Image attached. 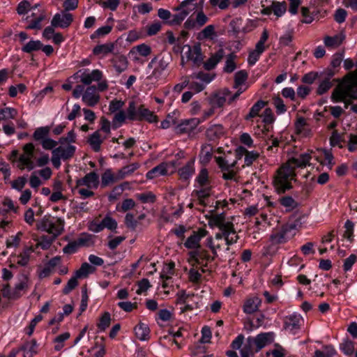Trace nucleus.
I'll use <instances>...</instances> for the list:
<instances>
[{
  "instance_id": "nucleus-10",
  "label": "nucleus",
  "mask_w": 357,
  "mask_h": 357,
  "mask_svg": "<svg viewBox=\"0 0 357 357\" xmlns=\"http://www.w3.org/2000/svg\"><path fill=\"white\" fill-rule=\"evenodd\" d=\"M135 120L146 121L149 123H156L158 121V116L147 108L142 107L135 108Z\"/></svg>"
},
{
  "instance_id": "nucleus-62",
  "label": "nucleus",
  "mask_w": 357,
  "mask_h": 357,
  "mask_svg": "<svg viewBox=\"0 0 357 357\" xmlns=\"http://www.w3.org/2000/svg\"><path fill=\"white\" fill-rule=\"evenodd\" d=\"M202 333V338L199 340L201 343H207L210 342V340L212 337V333L211 331V328L207 326H204L201 331Z\"/></svg>"
},
{
  "instance_id": "nucleus-11",
  "label": "nucleus",
  "mask_w": 357,
  "mask_h": 357,
  "mask_svg": "<svg viewBox=\"0 0 357 357\" xmlns=\"http://www.w3.org/2000/svg\"><path fill=\"white\" fill-rule=\"evenodd\" d=\"M201 123L197 118L183 120L176 127V132L180 134L187 133L195 130Z\"/></svg>"
},
{
  "instance_id": "nucleus-61",
  "label": "nucleus",
  "mask_w": 357,
  "mask_h": 357,
  "mask_svg": "<svg viewBox=\"0 0 357 357\" xmlns=\"http://www.w3.org/2000/svg\"><path fill=\"white\" fill-rule=\"evenodd\" d=\"M347 16V12L343 8H338L335 10L334 20L339 24L343 23Z\"/></svg>"
},
{
  "instance_id": "nucleus-47",
  "label": "nucleus",
  "mask_w": 357,
  "mask_h": 357,
  "mask_svg": "<svg viewBox=\"0 0 357 357\" xmlns=\"http://www.w3.org/2000/svg\"><path fill=\"white\" fill-rule=\"evenodd\" d=\"M50 132V128L46 127H41L37 128L34 133H33V138L35 140H43L44 139L47 138Z\"/></svg>"
},
{
  "instance_id": "nucleus-50",
  "label": "nucleus",
  "mask_w": 357,
  "mask_h": 357,
  "mask_svg": "<svg viewBox=\"0 0 357 357\" xmlns=\"http://www.w3.org/2000/svg\"><path fill=\"white\" fill-rule=\"evenodd\" d=\"M259 157V153L257 151H248L244 158L245 165L247 167L251 166Z\"/></svg>"
},
{
  "instance_id": "nucleus-48",
  "label": "nucleus",
  "mask_w": 357,
  "mask_h": 357,
  "mask_svg": "<svg viewBox=\"0 0 357 357\" xmlns=\"http://www.w3.org/2000/svg\"><path fill=\"white\" fill-rule=\"evenodd\" d=\"M220 231V232L217 233L215 236L217 240H221L223 238L225 239L226 236H228V234H235L236 233L234 224L228 225V226L225 228V230Z\"/></svg>"
},
{
  "instance_id": "nucleus-42",
  "label": "nucleus",
  "mask_w": 357,
  "mask_h": 357,
  "mask_svg": "<svg viewBox=\"0 0 357 357\" xmlns=\"http://www.w3.org/2000/svg\"><path fill=\"white\" fill-rule=\"evenodd\" d=\"M114 49V45L112 43H106L100 45H97L93 49V54H106L109 52H112Z\"/></svg>"
},
{
  "instance_id": "nucleus-38",
  "label": "nucleus",
  "mask_w": 357,
  "mask_h": 357,
  "mask_svg": "<svg viewBox=\"0 0 357 357\" xmlns=\"http://www.w3.org/2000/svg\"><path fill=\"white\" fill-rule=\"evenodd\" d=\"M307 123L305 119L303 117H299L296 123H295V128L297 134H303L305 137L308 135L310 130L309 129H305Z\"/></svg>"
},
{
  "instance_id": "nucleus-53",
  "label": "nucleus",
  "mask_w": 357,
  "mask_h": 357,
  "mask_svg": "<svg viewBox=\"0 0 357 357\" xmlns=\"http://www.w3.org/2000/svg\"><path fill=\"white\" fill-rule=\"evenodd\" d=\"M301 15L304 17V20L302 21L305 24H310L314 20V13H311L309 8L307 7H302L301 8Z\"/></svg>"
},
{
  "instance_id": "nucleus-51",
  "label": "nucleus",
  "mask_w": 357,
  "mask_h": 357,
  "mask_svg": "<svg viewBox=\"0 0 357 357\" xmlns=\"http://www.w3.org/2000/svg\"><path fill=\"white\" fill-rule=\"evenodd\" d=\"M273 104L276 108V113L280 115L286 112L287 107L284 103L283 100L279 97L277 96L273 98Z\"/></svg>"
},
{
  "instance_id": "nucleus-49",
  "label": "nucleus",
  "mask_w": 357,
  "mask_h": 357,
  "mask_svg": "<svg viewBox=\"0 0 357 357\" xmlns=\"http://www.w3.org/2000/svg\"><path fill=\"white\" fill-rule=\"evenodd\" d=\"M138 289L135 291L137 294L141 295L144 294L151 287L149 280L147 278H143L136 284Z\"/></svg>"
},
{
  "instance_id": "nucleus-16",
  "label": "nucleus",
  "mask_w": 357,
  "mask_h": 357,
  "mask_svg": "<svg viewBox=\"0 0 357 357\" xmlns=\"http://www.w3.org/2000/svg\"><path fill=\"white\" fill-rule=\"evenodd\" d=\"M150 328L148 324L139 322L135 326V338L141 341H146L150 338Z\"/></svg>"
},
{
  "instance_id": "nucleus-2",
  "label": "nucleus",
  "mask_w": 357,
  "mask_h": 357,
  "mask_svg": "<svg viewBox=\"0 0 357 357\" xmlns=\"http://www.w3.org/2000/svg\"><path fill=\"white\" fill-rule=\"evenodd\" d=\"M296 225L294 224H286L281 227L274 229L269 237L271 245H279L287 243L294 235Z\"/></svg>"
},
{
  "instance_id": "nucleus-5",
  "label": "nucleus",
  "mask_w": 357,
  "mask_h": 357,
  "mask_svg": "<svg viewBox=\"0 0 357 357\" xmlns=\"http://www.w3.org/2000/svg\"><path fill=\"white\" fill-rule=\"evenodd\" d=\"M73 21V16L71 13L66 11H61V13H56L51 21L52 26L56 28H68Z\"/></svg>"
},
{
  "instance_id": "nucleus-64",
  "label": "nucleus",
  "mask_w": 357,
  "mask_h": 357,
  "mask_svg": "<svg viewBox=\"0 0 357 357\" xmlns=\"http://www.w3.org/2000/svg\"><path fill=\"white\" fill-rule=\"evenodd\" d=\"M31 8V3L28 1H22L17 7V13L19 15H24L28 13Z\"/></svg>"
},
{
  "instance_id": "nucleus-60",
  "label": "nucleus",
  "mask_w": 357,
  "mask_h": 357,
  "mask_svg": "<svg viewBox=\"0 0 357 357\" xmlns=\"http://www.w3.org/2000/svg\"><path fill=\"white\" fill-rule=\"evenodd\" d=\"M77 278H77L76 275H75L68 280L66 286L63 289V293L64 294H69L73 289H74L78 285Z\"/></svg>"
},
{
  "instance_id": "nucleus-27",
  "label": "nucleus",
  "mask_w": 357,
  "mask_h": 357,
  "mask_svg": "<svg viewBox=\"0 0 357 357\" xmlns=\"http://www.w3.org/2000/svg\"><path fill=\"white\" fill-rule=\"evenodd\" d=\"M340 351L346 356H351L354 354L355 347L354 342L346 338L340 344Z\"/></svg>"
},
{
  "instance_id": "nucleus-7",
  "label": "nucleus",
  "mask_w": 357,
  "mask_h": 357,
  "mask_svg": "<svg viewBox=\"0 0 357 357\" xmlns=\"http://www.w3.org/2000/svg\"><path fill=\"white\" fill-rule=\"evenodd\" d=\"M195 158H191L183 167L177 170L180 179L183 182H188L192 175L195 174Z\"/></svg>"
},
{
  "instance_id": "nucleus-56",
  "label": "nucleus",
  "mask_w": 357,
  "mask_h": 357,
  "mask_svg": "<svg viewBox=\"0 0 357 357\" xmlns=\"http://www.w3.org/2000/svg\"><path fill=\"white\" fill-rule=\"evenodd\" d=\"M1 292L3 296L8 299H17L20 297V294L18 293H16L15 291L13 292L10 291V286L8 284H6L3 286L1 289Z\"/></svg>"
},
{
  "instance_id": "nucleus-35",
  "label": "nucleus",
  "mask_w": 357,
  "mask_h": 357,
  "mask_svg": "<svg viewBox=\"0 0 357 357\" xmlns=\"http://www.w3.org/2000/svg\"><path fill=\"white\" fill-rule=\"evenodd\" d=\"M271 10L277 17H282L287 10L286 2L274 1L271 5Z\"/></svg>"
},
{
  "instance_id": "nucleus-6",
  "label": "nucleus",
  "mask_w": 357,
  "mask_h": 357,
  "mask_svg": "<svg viewBox=\"0 0 357 357\" xmlns=\"http://www.w3.org/2000/svg\"><path fill=\"white\" fill-rule=\"evenodd\" d=\"M82 100L89 107L95 106L100 100V96L95 85L86 88L82 95Z\"/></svg>"
},
{
  "instance_id": "nucleus-57",
  "label": "nucleus",
  "mask_w": 357,
  "mask_h": 357,
  "mask_svg": "<svg viewBox=\"0 0 357 357\" xmlns=\"http://www.w3.org/2000/svg\"><path fill=\"white\" fill-rule=\"evenodd\" d=\"M248 77V73L245 70H239L236 73L234 76V83L236 86L242 85Z\"/></svg>"
},
{
  "instance_id": "nucleus-52",
  "label": "nucleus",
  "mask_w": 357,
  "mask_h": 357,
  "mask_svg": "<svg viewBox=\"0 0 357 357\" xmlns=\"http://www.w3.org/2000/svg\"><path fill=\"white\" fill-rule=\"evenodd\" d=\"M111 322L110 314L107 312H105L100 319L99 324H98V327L101 331H105L107 327L109 326Z\"/></svg>"
},
{
  "instance_id": "nucleus-33",
  "label": "nucleus",
  "mask_w": 357,
  "mask_h": 357,
  "mask_svg": "<svg viewBox=\"0 0 357 357\" xmlns=\"http://www.w3.org/2000/svg\"><path fill=\"white\" fill-rule=\"evenodd\" d=\"M184 246L188 249H197L200 248V241L199 237L197 236L195 231L187 238L184 243Z\"/></svg>"
},
{
  "instance_id": "nucleus-22",
  "label": "nucleus",
  "mask_w": 357,
  "mask_h": 357,
  "mask_svg": "<svg viewBox=\"0 0 357 357\" xmlns=\"http://www.w3.org/2000/svg\"><path fill=\"white\" fill-rule=\"evenodd\" d=\"M267 102L262 100L257 101L250 108L249 113L245 116V120L249 121L259 115L261 109L266 105Z\"/></svg>"
},
{
  "instance_id": "nucleus-58",
  "label": "nucleus",
  "mask_w": 357,
  "mask_h": 357,
  "mask_svg": "<svg viewBox=\"0 0 357 357\" xmlns=\"http://www.w3.org/2000/svg\"><path fill=\"white\" fill-rule=\"evenodd\" d=\"M357 260V256L354 254H351L349 257L345 259L343 264V269L347 272L351 270L353 265Z\"/></svg>"
},
{
  "instance_id": "nucleus-36",
  "label": "nucleus",
  "mask_w": 357,
  "mask_h": 357,
  "mask_svg": "<svg viewBox=\"0 0 357 357\" xmlns=\"http://www.w3.org/2000/svg\"><path fill=\"white\" fill-rule=\"evenodd\" d=\"M88 142L95 151H99L100 150V144L102 143L99 132L96 131L90 135Z\"/></svg>"
},
{
  "instance_id": "nucleus-20",
  "label": "nucleus",
  "mask_w": 357,
  "mask_h": 357,
  "mask_svg": "<svg viewBox=\"0 0 357 357\" xmlns=\"http://www.w3.org/2000/svg\"><path fill=\"white\" fill-rule=\"evenodd\" d=\"M344 35L336 34L334 36H326L324 38V43L327 47H336L342 44L344 40Z\"/></svg>"
},
{
  "instance_id": "nucleus-4",
  "label": "nucleus",
  "mask_w": 357,
  "mask_h": 357,
  "mask_svg": "<svg viewBox=\"0 0 357 357\" xmlns=\"http://www.w3.org/2000/svg\"><path fill=\"white\" fill-rule=\"evenodd\" d=\"M335 74L336 71L330 68H326L321 71V76L319 78V84L316 91L317 95L322 96L332 88L333 82L331 79Z\"/></svg>"
},
{
  "instance_id": "nucleus-31",
  "label": "nucleus",
  "mask_w": 357,
  "mask_h": 357,
  "mask_svg": "<svg viewBox=\"0 0 357 357\" xmlns=\"http://www.w3.org/2000/svg\"><path fill=\"white\" fill-rule=\"evenodd\" d=\"M344 56V52H337L334 54L332 56V60L331 61L330 66L328 68L336 71V73L338 72V69L342 62Z\"/></svg>"
},
{
  "instance_id": "nucleus-19",
  "label": "nucleus",
  "mask_w": 357,
  "mask_h": 357,
  "mask_svg": "<svg viewBox=\"0 0 357 357\" xmlns=\"http://www.w3.org/2000/svg\"><path fill=\"white\" fill-rule=\"evenodd\" d=\"M233 224L231 222H226L225 215L223 213H220L215 215L211 218L209 220V225L211 227H217L220 230H225V228L228 226V225Z\"/></svg>"
},
{
  "instance_id": "nucleus-55",
  "label": "nucleus",
  "mask_w": 357,
  "mask_h": 357,
  "mask_svg": "<svg viewBox=\"0 0 357 357\" xmlns=\"http://www.w3.org/2000/svg\"><path fill=\"white\" fill-rule=\"evenodd\" d=\"M194 296V294H187L185 290H181L176 294V304L184 305L187 303L188 298Z\"/></svg>"
},
{
  "instance_id": "nucleus-9",
  "label": "nucleus",
  "mask_w": 357,
  "mask_h": 357,
  "mask_svg": "<svg viewBox=\"0 0 357 357\" xmlns=\"http://www.w3.org/2000/svg\"><path fill=\"white\" fill-rule=\"evenodd\" d=\"M225 56V50L222 48H220L215 53L212 54L211 56L203 62L204 68L206 70H213L218 63Z\"/></svg>"
},
{
  "instance_id": "nucleus-25",
  "label": "nucleus",
  "mask_w": 357,
  "mask_h": 357,
  "mask_svg": "<svg viewBox=\"0 0 357 357\" xmlns=\"http://www.w3.org/2000/svg\"><path fill=\"white\" fill-rule=\"evenodd\" d=\"M64 226V220L61 218H57L56 222H52V226L50 229H47L46 231L49 234H52V237L56 238L59 236L63 231Z\"/></svg>"
},
{
  "instance_id": "nucleus-24",
  "label": "nucleus",
  "mask_w": 357,
  "mask_h": 357,
  "mask_svg": "<svg viewBox=\"0 0 357 357\" xmlns=\"http://www.w3.org/2000/svg\"><path fill=\"white\" fill-rule=\"evenodd\" d=\"M347 98V90L346 88L337 86L332 92L331 99L333 102H341L344 101Z\"/></svg>"
},
{
  "instance_id": "nucleus-39",
  "label": "nucleus",
  "mask_w": 357,
  "mask_h": 357,
  "mask_svg": "<svg viewBox=\"0 0 357 357\" xmlns=\"http://www.w3.org/2000/svg\"><path fill=\"white\" fill-rule=\"evenodd\" d=\"M167 66V63L163 60H160L159 62L157 61V64L154 67V69L152 70V72L150 73V77H154L155 79L159 78L162 75Z\"/></svg>"
},
{
  "instance_id": "nucleus-44",
  "label": "nucleus",
  "mask_w": 357,
  "mask_h": 357,
  "mask_svg": "<svg viewBox=\"0 0 357 357\" xmlns=\"http://www.w3.org/2000/svg\"><path fill=\"white\" fill-rule=\"evenodd\" d=\"M321 71L315 72L311 71L303 75L302 77V82L305 84H312L316 79H319L321 76Z\"/></svg>"
},
{
  "instance_id": "nucleus-3",
  "label": "nucleus",
  "mask_w": 357,
  "mask_h": 357,
  "mask_svg": "<svg viewBox=\"0 0 357 357\" xmlns=\"http://www.w3.org/2000/svg\"><path fill=\"white\" fill-rule=\"evenodd\" d=\"M275 336L273 332L260 333L256 337L249 336L245 344L255 353H257L266 345L273 342Z\"/></svg>"
},
{
  "instance_id": "nucleus-8",
  "label": "nucleus",
  "mask_w": 357,
  "mask_h": 357,
  "mask_svg": "<svg viewBox=\"0 0 357 357\" xmlns=\"http://www.w3.org/2000/svg\"><path fill=\"white\" fill-rule=\"evenodd\" d=\"M303 321L302 317L297 313H293L285 317L284 320V328L286 330L294 331L301 327V322Z\"/></svg>"
},
{
  "instance_id": "nucleus-13",
  "label": "nucleus",
  "mask_w": 357,
  "mask_h": 357,
  "mask_svg": "<svg viewBox=\"0 0 357 357\" xmlns=\"http://www.w3.org/2000/svg\"><path fill=\"white\" fill-rule=\"evenodd\" d=\"M261 303V299L258 296L248 298L243 305V312L247 314H251L257 312Z\"/></svg>"
},
{
  "instance_id": "nucleus-46",
  "label": "nucleus",
  "mask_w": 357,
  "mask_h": 357,
  "mask_svg": "<svg viewBox=\"0 0 357 357\" xmlns=\"http://www.w3.org/2000/svg\"><path fill=\"white\" fill-rule=\"evenodd\" d=\"M79 247L91 246L93 245V236L91 234H83L77 240Z\"/></svg>"
},
{
  "instance_id": "nucleus-21",
  "label": "nucleus",
  "mask_w": 357,
  "mask_h": 357,
  "mask_svg": "<svg viewBox=\"0 0 357 357\" xmlns=\"http://www.w3.org/2000/svg\"><path fill=\"white\" fill-rule=\"evenodd\" d=\"M200 188H201L199 190H193L192 193L197 197L199 204L204 206L205 200L211 196V187L210 185H206L205 187Z\"/></svg>"
},
{
  "instance_id": "nucleus-17",
  "label": "nucleus",
  "mask_w": 357,
  "mask_h": 357,
  "mask_svg": "<svg viewBox=\"0 0 357 357\" xmlns=\"http://www.w3.org/2000/svg\"><path fill=\"white\" fill-rule=\"evenodd\" d=\"M57 155L63 160H66L72 158L75 152V146L73 145H68L66 147L60 146L53 149Z\"/></svg>"
},
{
  "instance_id": "nucleus-37",
  "label": "nucleus",
  "mask_w": 357,
  "mask_h": 357,
  "mask_svg": "<svg viewBox=\"0 0 357 357\" xmlns=\"http://www.w3.org/2000/svg\"><path fill=\"white\" fill-rule=\"evenodd\" d=\"M190 77L193 79H199L205 84H209L214 79L215 75H211L210 73L199 71L197 73H193Z\"/></svg>"
},
{
  "instance_id": "nucleus-23",
  "label": "nucleus",
  "mask_w": 357,
  "mask_h": 357,
  "mask_svg": "<svg viewBox=\"0 0 357 357\" xmlns=\"http://www.w3.org/2000/svg\"><path fill=\"white\" fill-rule=\"evenodd\" d=\"M280 204L287 208V211H291L297 208L299 204L291 196L286 195L279 199Z\"/></svg>"
},
{
  "instance_id": "nucleus-28",
  "label": "nucleus",
  "mask_w": 357,
  "mask_h": 357,
  "mask_svg": "<svg viewBox=\"0 0 357 357\" xmlns=\"http://www.w3.org/2000/svg\"><path fill=\"white\" fill-rule=\"evenodd\" d=\"M180 12L173 15L172 18L168 22L170 25H178L184 20V19L189 15L190 10L188 9H180Z\"/></svg>"
},
{
  "instance_id": "nucleus-59",
  "label": "nucleus",
  "mask_w": 357,
  "mask_h": 357,
  "mask_svg": "<svg viewBox=\"0 0 357 357\" xmlns=\"http://www.w3.org/2000/svg\"><path fill=\"white\" fill-rule=\"evenodd\" d=\"M197 0H184L183 1L178 7L176 9L179 10L180 9H188L190 12L197 8V3H195Z\"/></svg>"
},
{
  "instance_id": "nucleus-34",
  "label": "nucleus",
  "mask_w": 357,
  "mask_h": 357,
  "mask_svg": "<svg viewBox=\"0 0 357 357\" xmlns=\"http://www.w3.org/2000/svg\"><path fill=\"white\" fill-rule=\"evenodd\" d=\"M96 268L93 266L85 262L82 264L81 267L77 271H76L75 275L78 278H86L89 273L94 272Z\"/></svg>"
},
{
  "instance_id": "nucleus-18",
  "label": "nucleus",
  "mask_w": 357,
  "mask_h": 357,
  "mask_svg": "<svg viewBox=\"0 0 357 357\" xmlns=\"http://www.w3.org/2000/svg\"><path fill=\"white\" fill-rule=\"evenodd\" d=\"M195 182V188L205 187L210 185L208 171L206 167H203L200 169Z\"/></svg>"
},
{
  "instance_id": "nucleus-14",
  "label": "nucleus",
  "mask_w": 357,
  "mask_h": 357,
  "mask_svg": "<svg viewBox=\"0 0 357 357\" xmlns=\"http://www.w3.org/2000/svg\"><path fill=\"white\" fill-rule=\"evenodd\" d=\"M167 162H161L160 164L154 167L146 173V178L151 180L157 178L160 176L167 175Z\"/></svg>"
},
{
  "instance_id": "nucleus-32",
  "label": "nucleus",
  "mask_w": 357,
  "mask_h": 357,
  "mask_svg": "<svg viewBox=\"0 0 357 357\" xmlns=\"http://www.w3.org/2000/svg\"><path fill=\"white\" fill-rule=\"evenodd\" d=\"M207 137L213 140L215 138H219L223 134V127L220 125H213L206 130Z\"/></svg>"
},
{
  "instance_id": "nucleus-41",
  "label": "nucleus",
  "mask_w": 357,
  "mask_h": 357,
  "mask_svg": "<svg viewBox=\"0 0 357 357\" xmlns=\"http://www.w3.org/2000/svg\"><path fill=\"white\" fill-rule=\"evenodd\" d=\"M151 52L152 50L151 47L145 43L135 46V54H137L143 58H146L151 54Z\"/></svg>"
},
{
  "instance_id": "nucleus-15",
  "label": "nucleus",
  "mask_w": 357,
  "mask_h": 357,
  "mask_svg": "<svg viewBox=\"0 0 357 357\" xmlns=\"http://www.w3.org/2000/svg\"><path fill=\"white\" fill-rule=\"evenodd\" d=\"M81 82L84 85H90L92 82H98L102 77V73L99 70H93L91 73H82L79 75Z\"/></svg>"
},
{
  "instance_id": "nucleus-45",
  "label": "nucleus",
  "mask_w": 357,
  "mask_h": 357,
  "mask_svg": "<svg viewBox=\"0 0 357 357\" xmlns=\"http://www.w3.org/2000/svg\"><path fill=\"white\" fill-rule=\"evenodd\" d=\"M215 35V26L212 24L208 25L206 26L199 33V38L200 40L202 39H208L211 38L212 36Z\"/></svg>"
},
{
  "instance_id": "nucleus-29",
  "label": "nucleus",
  "mask_w": 357,
  "mask_h": 357,
  "mask_svg": "<svg viewBox=\"0 0 357 357\" xmlns=\"http://www.w3.org/2000/svg\"><path fill=\"white\" fill-rule=\"evenodd\" d=\"M236 57L237 56L234 52H231L227 56V59L223 68L224 72L227 73H231L234 71V70L236 68V65L235 63V59Z\"/></svg>"
},
{
  "instance_id": "nucleus-30",
  "label": "nucleus",
  "mask_w": 357,
  "mask_h": 357,
  "mask_svg": "<svg viewBox=\"0 0 357 357\" xmlns=\"http://www.w3.org/2000/svg\"><path fill=\"white\" fill-rule=\"evenodd\" d=\"M135 199L143 204L154 203L155 202V195L151 191H146L142 193L135 194Z\"/></svg>"
},
{
  "instance_id": "nucleus-54",
  "label": "nucleus",
  "mask_w": 357,
  "mask_h": 357,
  "mask_svg": "<svg viewBox=\"0 0 357 357\" xmlns=\"http://www.w3.org/2000/svg\"><path fill=\"white\" fill-rule=\"evenodd\" d=\"M147 35L149 36H154L159 32L162 28V24L159 21H155L151 24L146 26Z\"/></svg>"
},
{
  "instance_id": "nucleus-1",
  "label": "nucleus",
  "mask_w": 357,
  "mask_h": 357,
  "mask_svg": "<svg viewBox=\"0 0 357 357\" xmlns=\"http://www.w3.org/2000/svg\"><path fill=\"white\" fill-rule=\"evenodd\" d=\"M312 157L308 153H304L298 158H292L290 162L294 165L292 167L289 164H285L281 166L278 170V175L273 181V185L278 194H284L286 192L292 189V180H296V167L304 168L310 165V161Z\"/></svg>"
},
{
  "instance_id": "nucleus-26",
  "label": "nucleus",
  "mask_w": 357,
  "mask_h": 357,
  "mask_svg": "<svg viewBox=\"0 0 357 357\" xmlns=\"http://www.w3.org/2000/svg\"><path fill=\"white\" fill-rule=\"evenodd\" d=\"M190 59L192 60L194 64L197 66H200L204 62V55L202 52V49L199 45H196L192 48V54L190 56Z\"/></svg>"
},
{
  "instance_id": "nucleus-63",
  "label": "nucleus",
  "mask_w": 357,
  "mask_h": 357,
  "mask_svg": "<svg viewBox=\"0 0 357 357\" xmlns=\"http://www.w3.org/2000/svg\"><path fill=\"white\" fill-rule=\"evenodd\" d=\"M294 30L287 31L280 38V43L284 46H289L293 40Z\"/></svg>"
},
{
  "instance_id": "nucleus-43",
  "label": "nucleus",
  "mask_w": 357,
  "mask_h": 357,
  "mask_svg": "<svg viewBox=\"0 0 357 357\" xmlns=\"http://www.w3.org/2000/svg\"><path fill=\"white\" fill-rule=\"evenodd\" d=\"M17 112L14 108L6 107L0 109V121L7 119H14Z\"/></svg>"
},
{
  "instance_id": "nucleus-12",
  "label": "nucleus",
  "mask_w": 357,
  "mask_h": 357,
  "mask_svg": "<svg viewBox=\"0 0 357 357\" xmlns=\"http://www.w3.org/2000/svg\"><path fill=\"white\" fill-rule=\"evenodd\" d=\"M213 158V147L209 144H203L199 154V163L206 167Z\"/></svg>"
},
{
  "instance_id": "nucleus-40",
  "label": "nucleus",
  "mask_w": 357,
  "mask_h": 357,
  "mask_svg": "<svg viewBox=\"0 0 357 357\" xmlns=\"http://www.w3.org/2000/svg\"><path fill=\"white\" fill-rule=\"evenodd\" d=\"M43 44L39 40H30L22 48V50L26 53L37 51L42 48Z\"/></svg>"
}]
</instances>
